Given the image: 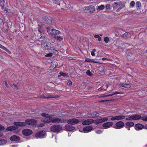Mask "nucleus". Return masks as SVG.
<instances>
[{"instance_id":"nucleus-1","label":"nucleus","mask_w":147,"mask_h":147,"mask_svg":"<svg viewBox=\"0 0 147 147\" xmlns=\"http://www.w3.org/2000/svg\"><path fill=\"white\" fill-rule=\"evenodd\" d=\"M47 29L48 34L51 36H55L61 33L59 31L56 30L53 27H49Z\"/></svg>"},{"instance_id":"nucleus-2","label":"nucleus","mask_w":147,"mask_h":147,"mask_svg":"<svg viewBox=\"0 0 147 147\" xmlns=\"http://www.w3.org/2000/svg\"><path fill=\"white\" fill-rule=\"evenodd\" d=\"M62 129V127L59 125L55 124L52 125L50 128L51 131L53 132L58 133Z\"/></svg>"},{"instance_id":"nucleus-3","label":"nucleus","mask_w":147,"mask_h":147,"mask_svg":"<svg viewBox=\"0 0 147 147\" xmlns=\"http://www.w3.org/2000/svg\"><path fill=\"white\" fill-rule=\"evenodd\" d=\"M45 123H50L52 122L55 123H59L60 122V119L57 117H52L51 116L50 119H45L42 121Z\"/></svg>"},{"instance_id":"nucleus-4","label":"nucleus","mask_w":147,"mask_h":147,"mask_svg":"<svg viewBox=\"0 0 147 147\" xmlns=\"http://www.w3.org/2000/svg\"><path fill=\"white\" fill-rule=\"evenodd\" d=\"M37 123V121L34 119H28L25 121V123H26V125H34Z\"/></svg>"},{"instance_id":"nucleus-5","label":"nucleus","mask_w":147,"mask_h":147,"mask_svg":"<svg viewBox=\"0 0 147 147\" xmlns=\"http://www.w3.org/2000/svg\"><path fill=\"white\" fill-rule=\"evenodd\" d=\"M45 134V132L44 131L42 130L37 132L35 134V136L37 138H43Z\"/></svg>"},{"instance_id":"nucleus-6","label":"nucleus","mask_w":147,"mask_h":147,"mask_svg":"<svg viewBox=\"0 0 147 147\" xmlns=\"http://www.w3.org/2000/svg\"><path fill=\"white\" fill-rule=\"evenodd\" d=\"M95 11L94 7L92 5L86 7L85 9V11L88 13H93Z\"/></svg>"},{"instance_id":"nucleus-7","label":"nucleus","mask_w":147,"mask_h":147,"mask_svg":"<svg viewBox=\"0 0 147 147\" xmlns=\"http://www.w3.org/2000/svg\"><path fill=\"white\" fill-rule=\"evenodd\" d=\"M22 134L25 136H29L33 133L32 131L30 129H23L22 131Z\"/></svg>"},{"instance_id":"nucleus-8","label":"nucleus","mask_w":147,"mask_h":147,"mask_svg":"<svg viewBox=\"0 0 147 147\" xmlns=\"http://www.w3.org/2000/svg\"><path fill=\"white\" fill-rule=\"evenodd\" d=\"M79 120L75 118H72L68 120L67 121V123L69 124L75 125L77 124L79 122Z\"/></svg>"},{"instance_id":"nucleus-9","label":"nucleus","mask_w":147,"mask_h":147,"mask_svg":"<svg viewBox=\"0 0 147 147\" xmlns=\"http://www.w3.org/2000/svg\"><path fill=\"white\" fill-rule=\"evenodd\" d=\"M124 125V123L122 121H119L115 123V126L113 127L115 129H121L122 128Z\"/></svg>"},{"instance_id":"nucleus-10","label":"nucleus","mask_w":147,"mask_h":147,"mask_svg":"<svg viewBox=\"0 0 147 147\" xmlns=\"http://www.w3.org/2000/svg\"><path fill=\"white\" fill-rule=\"evenodd\" d=\"M126 117H127V116L123 115L115 116L111 117V120L113 121L116 120H123Z\"/></svg>"},{"instance_id":"nucleus-11","label":"nucleus","mask_w":147,"mask_h":147,"mask_svg":"<svg viewBox=\"0 0 147 147\" xmlns=\"http://www.w3.org/2000/svg\"><path fill=\"white\" fill-rule=\"evenodd\" d=\"M94 120L92 119H88L85 120L82 122V124L84 125H90L94 122Z\"/></svg>"},{"instance_id":"nucleus-12","label":"nucleus","mask_w":147,"mask_h":147,"mask_svg":"<svg viewBox=\"0 0 147 147\" xmlns=\"http://www.w3.org/2000/svg\"><path fill=\"white\" fill-rule=\"evenodd\" d=\"M44 21L47 24H51L52 22L51 18L50 16H46L44 17Z\"/></svg>"},{"instance_id":"nucleus-13","label":"nucleus","mask_w":147,"mask_h":147,"mask_svg":"<svg viewBox=\"0 0 147 147\" xmlns=\"http://www.w3.org/2000/svg\"><path fill=\"white\" fill-rule=\"evenodd\" d=\"M18 128L19 127H23L26 126V123L23 122H15L13 123Z\"/></svg>"},{"instance_id":"nucleus-14","label":"nucleus","mask_w":147,"mask_h":147,"mask_svg":"<svg viewBox=\"0 0 147 147\" xmlns=\"http://www.w3.org/2000/svg\"><path fill=\"white\" fill-rule=\"evenodd\" d=\"M9 139L12 141H18L20 140V137L18 136L13 135Z\"/></svg>"},{"instance_id":"nucleus-15","label":"nucleus","mask_w":147,"mask_h":147,"mask_svg":"<svg viewBox=\"0 0 147 147\" xmlns=\"http://www.w3.org/2000/svg\"><path fill=\"white\" fill-rule=\"evenodd\" d=\"M65 128L67 131H71L75 129V127L71 125L66 124L65 126Z\"/></svg>"},{"instance_id":"nucleus-16","label":"nucleus","mask_w":147,"mask_h":147,"mask_svg":"<svg viewBox=\"0 0 147 147\" xmlns=\"http://www.w3.org/2000/svg\"><path fill=\"white\" fill-rule=\"evenodd\" d=\"M93 127L90 126H87L84 127L83 128V131L84 132H89L92 130Z\"/></svg>"},{"instance_id":"nucleus-17","label":"nucleus","mask_w":147,"mask_h":147,"mask_svg":"<svg viewBox=\"0 0 147 147\" xmlns=\"http://www.w3.org/2000/svg\"><path fill=\"white\" fill-rule=\"evenodd\" d=\"M113 124V123L112 122H108L104 123L102 125V126L105 127L104 128L107 129L111 126Z\"/></svg>"},{"instance_id":"nucleus-18","label":"nucleus","mask_w":147,"mask_h":147,"mask_svg":"<svg viewBox=\"0 0 147 147\" xmlns=\"http://www.w3.org/2000/svg\"><path fill=\"white\" fill-rule=\"evenodd\" d=\"M144 127V126L143 125L140 124L138 123L135 125V129L137 130H138L141 129Z\"/></svg>"},{"instance_id":"nucleus-19","label":"nucleus","mask_w":147,"mask_h":147,"mask_svg":"<svg viewBox=\"0 0 147 147\" xmlns=\"http://www.w3.org/2000/svg\"><path fill=\"white\" fill-rule=\"evenodd\" d=\"M133 120H138L140 119L142 117L141 115L138 114L133 115H132Z\"/></svg>"},{"instance_id":"nucleus-20","label":"nucleus","mask_w":147,"mask_h":147,"mask_svg":"<svg viewBox=\"0 0 147 147\" xmlns=\"http://www.w3.org/2000/svg\"><path fill=\"white\" fill-rule=\"evenodd\" d=\"M18 129V127L15 125L7 127L6 130L8 131H12Z\"/></svg>"},{"instance_id":"nucleus-21","label":"nucleus","mask_w":147,"mask_h":147,"mask_svg":"<svg viewBox=\"0 0 147 147\" xmlns=\"http://www.w3.org/2000/svg\"><path fill=\"white\" fill-rule=\"evenodd\" d=\"M42 48L44 50H48L51 49V47L49 45H48L47 44L42 46Z\"/></svg>"},{"instance_id":"nucleus-22","label":"nucleus","mask_w":147,"mask_h":147,"mask_svg":"<svg viewBox=\"0 0 147 147\" xmlns=\"http://www.w3.org/2000/svg\"><path fill=\"white\" fill-rule=\"evenodd\" d=\"M41 116H42L43 117H46V118H45V119H45H50V117L51 116H52V115H49L45 113H42L41 114Z\"/></svg>"},{"instance_id":"nucleus-23","label":"nucleus","mask_w":147,"mask_h":147,"mask_svg":"<svg viewBox=\"0 0 147 147\" xmlns=\"http://www.w3.org/2000/svg\"><path fill=\"white\" fill-rule=\"evenodd\" d=\"M125 124L127 126H129V127H132L134 125V123L132 121H129L127 122Z\"/></svg>"},{"instance_id":"nucleus-24","label":"nucleus","mask_w":147,"mask_h":147,"mask_svg":"<svg viewBox=\"0 0 147 147\" xmlns=\"http://www.w3.org/2000/svg\"><path fill=\"white\" fill-rule=\"evenodd\" d=\"M94 122L96 125H98L100 123H102V122L101 119V118L95 120L94 121Z\"/></svg>"},{"instance_id":"nucleus-25","label":"nucleus","mask_w":147,"mask_h":147,"mask_svg":"<svg viewBox=\"0 0 147 147\" xmlns=\"http://www.w3.org/2000/svg\"><path fill=\"white\" fill-rule=\"evenodd\" d=\"M105 8V6L103 5H101L98 7L97 9V10L98 11H101Z\"/></svg>"},{"instance_id":"nucleus-26","label":"nucleus","mask_w":147,"mask_h":147,"mask_svg":"<svg viewBox=\"0 0 147 147\" xmlns=\"http://www.w3.org/2000/svg\"><path fill=\"white\" fill-rule=\"evenodd\" d=\"M3 0H0V5L2 10H5V8L4 7Z\"/></svg>"},{"instance_id":"nucleus-27","label":"nucleus","mask_w":147,"mask_h":147,"mask_svg":"<svg viewBox=\"0 0 147 147\" xmlns=\"http://www.w3.org/2000/svg\"><path fill=\"white\" fill-rule=\"evenodd\" d=\"M7 141L5 139L0 140V145L5 144L6 143Z\"/></svg>"},{"instance_id":"nucleus-28","label":"nucleus","mask_w":147,"mask_h":147,"mask_svg":"<svg viewBox=\"0 0 147 147\" xmlns=\"http://www.w3.org/2000/svg\"><path fill=\"white\" fill-rule=\"evenodd\" d=\"M57 65V62H52L51 64V67L53 68V69H54L56 68Z\"/></svg>"},{"instance_id":"nucleus-29","label":"nucleus","mask_w":147,"mask_h":147,"mask_svg":"<svg viewBox=\"0 0 147 147\" xmlns=\"http://www.w3.org/2000/svg\"><path fill=\"white\" fill-rule=\"evenodd\" d=\"M60 75H58V77H59L61 76H67V74L66 73H63L61 72H60Z\"/></svg>"},{"instance_id":"nucleus-30","label":"nucleus","mask_w":147,"mask_h":147,"mask_svg":"<svg viewBox=\"0 0 147 147\" xmlns=\"http://www.w3.org/2000/svg\"><path fill=\"white\" fill-rule=\"evenodd\" d=\"M136 7H139L141 6V3L139 1H137L136 2Z\"/></svg>"},{"instance_id":"nucleus-31","label":"nucleus","mask_w":147,"mask_h":147,"mask_svg":"<svg viewBox=\"0 0 147 147\" xmlns=\"http://www.w3.org/2000/svg\"><path fill=\"white\" fill-rule=\"evenodd\" d=\"M46 40H45V37H44V38L42 40V43H41V44H42L41 46H42L46 44Z\"/></svg>"},{"instance_id":"nucleus-32","label":"nucleus","mask_w":147,"mask_h":147,"mask_svg":"<svg viewBox=\"0 0 147 147\" xmlns=\"http://www.w3.org/2000/svg\"><path fill=\"white\" fill-rule=\"evenodd\" d=\"M109 39L108 37H105L104 39V41L106 43H107L109 41Z\"/></svg>"},{"instance_id":"nucleus-33","label":"nucleus","mask_w":147,"mask_h":147,"mask_svg":"<svg viewBox=\"0 0 147 147\" xmlns=\"http://www.w3.org/2000/svg\"><path fill=\"white\" fill-rule=\"evenodd\" d=\"M86 74L90 76H92L93 74L91 73L90 71L89 70H88L86 72Z\"/></svg>"},{"instance_id":"nucleus-34","label":"nucleus","mask_w":147,"mask_h":147,"mask_svg":"<svg viewBox=\"0 0 147 147\" xmlns=\"http://www.w3.org/2000/svg\"><path fill=\"white\" fill-rule=\"evenodd\" d=\"M118 5V4L117 2H115L113 5V9L115 8Z\"/></svg>"},{"instance_id":"nucleus-35","label":"nucleus","mask_w":147,"mask_h":147,"mask_svg":"<svg viewBox=\"0 0 147 147\" xmlns=\"http://www.w3.org/2000/svg\"><path fill=\"white\" fill-rule=\"evenodd\" d=\"M124 88H129L131 87V86L130 84H124Z\"/></svg>"},{"instance_id":"nucleus-36","label":"nucleus","mask_w":147,"mask_h":147,"mask_svg":"<svg viewBox=\"0 0 147 147\" xmlns=\"http://www.w3.org/2000/svg\"><path fill=\"white\" fill-rule=\"evenodd\" d=\"M111 6L110 4H107L105 6V7L107 10L110 9L111 8Z\"/></svg>"},{"instance_id":"nucleus-37","label":"nucleus","mask_w":147,"mask_h":147,"mask_svg":"<svg viewBox=\"0 0 147 147\" xmlns=\"http://www.w3.org/2000/svg\"><path fill=\"white\" fill-rule=\"evenodd\" d=\"M55 38L59 41H61L63 39V38L61 36H57L55 37Z\"/></svg>"},{"instance_id":"nucleus-38","label":"nucleus","mask_w":147,"mask_h":147,"mask_svg":"<svg viewBox=\"0 0 147 147\" xmlns=\"http://www.w3.org/2000/svg\"><path fill=\"white\" fill-rule=\"evenodd\" d=\"M101 119L102 122L107 121L108 120V118L107 117H105L102 118Z\"/></svg>"},{"instance_id":"nucleus-39","label":"nucleus","mask_w":147,"mask_h":147,"mask_svg":"<svg viewBox=\"0 0 147 147\" xmlns=\"http://www.w3.org/2000/svg\"><path fill=\"white\" fill-rule=\"evenodd\" d=\"M126 120L128 121H131L133 120L132 115L130 116L129 117L126 118Z\"/></svg>"},{"instance_id":"nucleus-40","label":"nucleus","mask_w":147,"mask_h":147,"mask_svg":"<svg viewBox=\"0 0 147 147\" xmlns=\"http://www.w3.org/2000/svg\"><path fill=\"white\" fill-rule=\"evenodd\" d=\"M112 95L113 94L106 95L105 94H102L101 95L100 97H105L111 96H112Z\"/></svg>"},{"instance_id":"nucleus-41","label":"nucleus","mask_w":147,"mask_h":147,"mask_svg":"<svg viewBox=\"0 0 147 147\" xmlns=\"http://www.w3.org/2000/svg\"><path fill=\"white\" fill-rule=\"evenodd\" d=\"M96 51V50L95 49H93L92 51L91 52V54L92 56H95V52Z\"/></svg>"},{"instance_id":"nucleus-42","label":"nucleus","mask_w":147,"mask_h":147,"mask_svg":"<svg viewBox=\"0 0 147 147\" xmlns=\"http://www.w3.org/2000/svg\"><path fill=\"white\" fill-rule=\"evenodd\" d=\"M60 123H63L65 122H67V119H60Z\"/></svg>"},{"instance_id":"nucleus-43","label":"nucleus","mask_w":147,"mask_h":147,"mask_svg":"<svg viewBox=\"0 0 147 147\" xmlns=\"http://www.w3.org/2000/svg\"><path fill=\"white\" fill-rule=\"evenodd\" d=\"M99 71L102 74H104L105 71L102 68H100L98 69Z\"/></svg>"},{"instance_id":"nucleus-44","label":"nucleus","mask_w":147,"mask_h":147,"mask_svg":"<svg viewBox=\"0 0 147 147\" xmlns=\"http://www.w3.org/2000/svg\"><path fill=\"white\" fill-rule=\"evenodd\" d=\"M53 54L51 53H49L48 54L45 55V56L46 57H51L52 56Z\"/></svg>"},{"instance_id":"nucleus-45","label":"nucleus","mask_w":147,"mask_h":147,"mask_svg":"<svg viewBox=\"0 0 147 147\" xmlns=\"http://www.w3.org/2000/svg\"><path fill=\"white\" fill-rule=\"evenodd\" d=\"M141 119L143 121H147V116L143 117Z\"/></svg>"},{"instance_id":"nucleus-46","label":"nucleus","mask_w":147,"mask_h":147,"mask_svg":"<svg viewBox=\"0 0 147 147\" xmlns=\"http://www.w3.org/2000/svg\"><path fill=\"white\" fill-rule=\"evenodd\" d=\"M95 114H94V112L91 113H90V115L91 116L90 118H93L95 117Z\"/></svg>"},{"instance_id":"nucleus-47","label":"nucleus","mask_w":147,"mask_h":147,"mask_svg":"<svg viewBox=\"0 0 147 147\" xmlns=\"http://www.w3.org/2000/svg\"><path fill=\"white\" fill-rule=\"evenodd\" d=\"M3 49L9 53L11 54V52L6 48L5 47Z\"/></svg>"},{"instance_id":"nucleus-48","label":"nucleus","mask_w":147,"mask_h":147,"mask_svg":"<svg viewBox=\"0 0 147 147\" xmlns=\"http://www.w3.org/2000/svg\"><path fill=\"white\" fill-rule=\"evenodd\" d=\"M135 4V3L134 1H132L130 3V5L131 7H133L134 6Z\"/></svg>"},{"instance_id":"nucleus-49","label":"nucleus","mask_w":147,"mask_h":147,"mask_svg":"<svg viewBox=\"0 0 147 147\" xmlns=\"http://www.w3.org/2000/svg\"><path fill=\"white\" fill-rule=\"evenodd\" d=\"M5 129L4 127L0 124V131H3Z\"/></svg>"},{"instance_id":"nucleus-50","label":"nucleus","mask_w":147,"mask_h":147,"mask_svg":"<svg viewBox=\"0 0 147 147\" xmlns=\"http://www.w3.org/2000/svg\"><path fill=\"white\" fill-rule=\"evenodd\" d=\"M95 114V117H98L99 115V114L98 113H97L96 112H94V114Z\"/></svg>"},{"instance_id":"nucleus-51","label":"nucleus","mask_w":147,"mask_h":147,"mask_svg":"<svg viewBox=\"0 0 147 147\" xmlns=\"http://www.w3.org/2000/svg\"><path fill=\"white\" fill-rule=\"evenodd\" d=\"M122 94V92H115L114 93L111 94H113L112 95V96H113V95H114L115 94Z\"/></svg>"},{"instance_id":"nucleus-52","label":"nucleus","mask_w":147,"mask_h":147,"mask_svg":"<svg viewBox=\"0 0 147 147\" xmlns=\"http://www.w3.org/2000/svg\"><path fill=\"white\" fill-rule=\"evenodd\" d=\"M119 85L120 86L124 87V84H123V83H120L119 84Z\"/></svg>"},{"instance_id":"nucleus-53","label":"nucleus","mask_w":147,"mask_h":147,"mask_svg":"<svg viewBox=\"0 0 147 147\" xmlns=\"http://www.w3.org/2000/svg\"><path fill=\"white\" fill-rule=\"evenodd\" d=\"M72 84V82L71 81H69L67 83V85L68 86H70Z\"/></svg>"},{"instance_id":"nucleus-54","label":"nucleus","mask_w":147,"mask_h":147,"mask_svg":"<svg viewBox=\"0 0 147 147\" xmlns=\"http://www.w3.org/2000/svg\"><path fill=\"white\" fill-rule=\"evenodd\" d=\"M127 58L128 60H130L131 59V56L130 55H127Z\"/></svg>"},{"instance_id":"nucleus-55","label":"nucleus","mask_w":147,"mask_h":147,"mask_svg":"<svg viewBox=\"0 0 147 147\" xmlns=\"http://www.w3.org/2000/svg\"><path fill=\"white\" fill-rule=\"evenodd\" d=\"M91 59H89V58H86L85 60L86 62H90L91 61Z\"/></svg>"},{"instance_id":"nucleus-56","label":"nucleus","mask_w":147,"mask_h":147,"mask_svg":"<svg viewBox=\"0 0 147 147\" xmlns=\"http://www.w3.org/2000/svg\"><path fill=\"white\" fill-rule=\"evenodd\" d=\"M91 61H90V62H93V63H99V64H101L100 63H99V62H97L95 61H94L93 60V59H91Z\"/></svg>"},{"instance_id":"nucleus-57","label":"nucleus","mask_w":147,"mask_h":147,"mask_svg":"<svg viewBox=\"0 0 147 147\" xmlns=\"http://www.w3.org/2000/svg\"><path fill=\"white\" fill-rule=\"evenodd\" d=\"M102 132V131L100 130H98L96 131V133L98 134H100Z\"/></svg>"},{"instance_id":"nucleus-58","label":"nucleus","mask_w":147,"mask_h":147,"mask_svg":"<svg viewBox=\"0 0 147 147\" xmlns=\"http://www.w3.org/2000/svg\"><path fill=\"white\" fill-rule=\"evenodd\" d=\"M128 36V34L127 32H125L123 34V36L124 37H127Z\"/></svg>"},{"instance_id":"nucleus-59","label":"nucleus","mask_w":147,"mask_h":147,"mask_svg":"<svg viewBox=\"0 0 147 147\" xmlns=\"http://www.w3.org/2000/svg\"><path fill=\"white\" fill-rule=\"evenodd\" d=\"M94 36L95 38H98L100 36L98 35L95 34Z\"/></svg>"},{"instance_id":"nucleus-60","label":"nucleus","mask_w":147,"mask_h":147,"mask_svg":"<svg viewBox=\"0 0 147 147\" xmlns=\"http://www.w3.org/2000/svg\"><path fill=\"white\" fill-rule=\"evenodd\" d=\"M13 86L15 88H16L18 89L17 86L16 84L14 83L13 84Z\"/></svg>"},{"instance_id":"nucleus-61","label":"nucleus","mask_w":147,"mask_h":147,"mask_svg":"<svg viewBox=\"0 0 147 147\" xmlns=\"http://www.w3.org/2000/svg\"><path fill=\"white\" fill-rule=\"evenodd\" d=\"M125 7V5L124 4H122L121 6L120 7V8H121V9H122L123 7Z\"/></svg>"},{"instance_id":"nucleus-62","label":"nucleus","mask_w":147,"mask_h":147,"mask_svg":"<svg viewBox=\"0 0 147 147\" xmlns=\"http://www.w3.org/2000/svg\"><path fill=\"white\" fill-rule=\"evenodd\" d=\"M5 47H4L2 46V45H1V44H0V48L2 49H3Z\"/></svg>"},{"instance_id":"nucleus-63","label":"nucleus","mask_w":147,"mask_h":147,"mask_svg":"<svg viewBox=\"0 0 147 147\" xmlns=\"http://www.w3.org/2000/svg\"><path fill=\"white\" fill-rule=\"evenodd\" d=\"M5 47H4L2 46V45H1V44H0V48L2 49H3Z\"/></svg>"},{"instance_id":"nucleus-64","label":"nucleus","mask_w":147,"mask_h":147,"mask_svg":"<svg viewBox=\"0 0 147 147\" xmlns=\"http://www.w3.org/2000/svg\"><path fill=\"white\" fill-rule=\"evenodd\" d=\"M3 22V20L2 19L0 18V25Z\"/></svg>"}]
</instances>
